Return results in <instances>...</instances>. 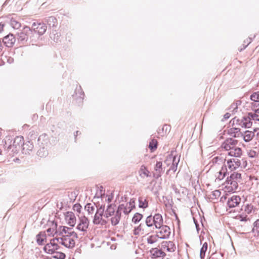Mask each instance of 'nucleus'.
<instances>
[{
  "label": "nucleus",
  "mask_w": 259,
  "mask_h": 259,
  "mask_svg": "<svg viewBox=\"0 0 259 259\" xmlns=\"http://www.w3.org/2000/svg\"><path fill=\"white\" fill-rule=\"evenodd\" d=\"M62 232L64 235L62 238H59L60 243L67 248L74 247L76 240L78 238L77 233L72 228L65 226L63 227Z\"/></svg>",
  "instance_id": "obj_1"
},
{
  "label": "nucleus",
  "mask_w": 259,
  "mask_h": 259,
  "mask_svg": "<svg viewBox=\"0 0 259 259\" xmlns=\"http://www.w3.org/2000/svg\"><path fill=\"white\" fill-rule=\"evenodd\" d=\"M238 141L232 138L226 139L222 144V147L228 151V155L231 157H239L242 155V149L237 147Z\"/></svg>",
  "instance_id": "obj_2"
},
{
  "label": "nucleus",
  "mask_w": 259,
  "mask_h": 259,
  "mask_svg": "<svg viewBox=\"0 0 259 259\" xmlns=\"http://www.w3.org/2000/svg\"><path fill=\"white\" fill-rule=\"evenodd\" d=\"M58 243H60L59 238H55L52 239L50 242L44 246V250L47 253L53 254L59 248Z\"/></svg>",
  "instance_id": "obj_3"
},
{
  "label": "nucleus",
  "mask_w": 259,
  "mask_h": 259,
  "mask_svg": "<svg viewBox=\"0 0 259 259\" xmlns=\"http://www.w3.org/2000/svg\"><path fill=\"white\" fill-rule=\"evenodd\" d=\"M231 122H232L233 125H238L241 127L249 128L252 125V122L251 121V118L250 116L243 117L241 119L233 118Z\"/></svg>",
  "instance_id": "obj_4"
},
{
  "label": "nucleus",
  "mask_w": 259,
  "mask_h": 259,
  "mask_svg": "<svg viewBox=\"0 0 259 259\" xmlns=\"http://www.w3.org/2000/svg\"><path fill=\"white\" fill-rule=\"evenodd\" d=\"M47 28V27L45 23L36 22H34L32 24L30 29L31 30H33L35 33L41 35L46 32Z\"/></svg>",
  "instance_id": "obj_5"
},
{
  "label": "nucleus",
  "mask_w": 259,
  "mask_h": 259,
  "mask_svg": "<svg viewBox=\"0 0 259 259\" xmlns=\"http://www.w3.org/2000/svg\"><path fill=\"white\" fill-rule=\"evenodd\" d=\"M89 225V221L85 216L79 217V222L76 229L80 231L87 232Z\"/></svg>",
  "instance_id": "obj_6"
},
{
  "label": "nucleus",
  "mask_w": 259,
  "mask_h": 259,
  "mask_svg": "<svg viewBox=\"0 0 259 259\" xmlns=\"http://www.w3.org/2000/svg\"><path fill=\"white\" fill-rule=\"evenodd\" d=\"M225 161H227V164H225L226 166H228L231 170H235L240 166V161L237 157L226 158Z\"/></svg>",
  "instance_id": "obj_7"
},
{
  "label": "nucleus",
  "mask_w": 259,
  "mask_h": 259,
  "mask_svg": "<svg viewBox=\"0 0 259 259\" xmlns=\"http://www.w3.org/2000/svg\"><path fill=\"white\" fill-rule=\"evenodd\" d=\"M159 230L157 232V234L159 238L165 239L169 237L170 234V228L166 225L162 226L158 228Z\"/></svg>",
  "instance_id": "obj_8"
},
{
  "label": "nucleus",
  "mask_w": 259,
  "mask_h": 259,
  "mask_svg": "<svg viewBox=\"0 0 259 259\" xmlns=\"http://www.w3.org/2000/svg\"><path fill=\"white\" fill-rule=\"evenodd\" d=\"M64 219L66 223L71 227H74L76 224V217L72 211H67L64 213Z\"/></svg>",
  "instance_id": "obj_9"
},
{
  "label": "nucleus",
  "mask_w": 259,
  "mask_h": 259,
  "mask_svg": "<svg viewBox=\"0 0 259 259\" xmlns=\"http://www.w3.org/2000/svg\"><path fill=\"white\" fill-rule=\"evenodd\" d=\"M104 211V208L101 206L99 208L95 214L93 223L95 224H103L104 222L103 219V214Z\"/></svg>",
  "instance_id": "obj_10"
},
{
  "label": "nucleus",
  "mask_w": 259,
  "mask_h": 259,
  "mask_svg": "<svg viewBox=\"0 0 259 259\" xmlns=\"http://www.w3.org/2000/svg\"><path fill=\"white\" fill-rule=\"evenodd\" d=\"M31 33V29L28 27H25L18 34V40L21 42L26 41Z\"/></svg>",
  "instance_id": "obj_11"
},
{
  "label": "nucleus",
  "mask_w": 259,
  "mask_h": 259,
  "mask_svg": "<svg viewBox=\"0 0 259 259\" xmlns=\"http://www.w3.org/2000/svg\"><path fill=\"white\" fill-rule=\"evenodd\" d=\"M16 41V38L15 36L12 34L9 33L3 38V42L4 45L9 48H12L14 45Z\"/></svg>",
  "instance_id": "obj_12"
},
{
  "label": "nucleus",
  "mask_w": 259,
  "mask_h": 259,
  "mask_svg": "<svg viewBox=\"0 0 259 259\" xmlns=\"http://www.w3.org/2000/svg\"><path fill=\"white\" fill-rule=\"evenodd\" d=\"M164 172L162 168V163L161 161H157L154 167L153 171V177L155 179H158L161 177L162 174Z\"/></svg>",
  "instance_id": "obj_13"
},
{
  "label": "nucleus",
  "mask_w": 259,
  "mask_h": 259,
  "mask_svg": "<svg viewBox=\"0 0 259 259\" xmlns=\"http://www.w3.org/2000/svg\"><path fill=\"white\" fill-rule=\"evenodd\" d=\"M240 201L241 198L239 196L233 195L228 199L227 204L230 208L235 207L239 205Z\"/></svg>",
  "instance_id": "obj_14"
},
{
  "label": "nucleus",
  "mask_w": 259,
  "mask_h": 259,
  "mask_svg": "<svg viewBox=\"0 0 259 259\" xmlns=\"http://www.w3.org/2000/svg\"><path fill=\"white\" fill-rule=\"evenodd\" d=\"M162 248L165 251L171 252L175 250L176 246L172 241H165L162 243Z\"/></svg>",
  "instance_id": "obj_15"
},
{
  "label": "nucleus",
  "mask_w": 259,
  "mask_h": 259,
  "mask_svg": "<svg viewBox=\"0 0 259 259\" xmlns=\"http://www.w3.org/2000/svg\"><path fill=\"white\" fill-rule=\"evenodd\" d=\"M24 142V140L22 136H17L15 138L13 145L11 146L14 147L17 150L23 145Z\"/></svg>",
  "instance_id": "obj_16"
},
{
  "label": "nucleus",
  "mask_w": 259,
  "mask_h": 259,
  "mask_svg": "<svg viewBox=\"0 0 259 259\" xmlns=\"http://www.w3.org/2000/svg\"><path fill=\"white\" fill-rule=\"evenodd\" d=\"M234 126V127L230 128L228 130V134L234 137H239L240 136H242L241 133L240 132V128L239 127H236V125Z\"/></svg>",
  "instance_id": "obj_17"
},
{
  "label": "nucleus",
  "mask_w": 259,
  "mask_h": 259,
  "mask_svg": "<svg viewBox=\"0 0 259 259\" xmlns=\"http://www.w3.org/2000/svg\"><path fill=\"white\" fill-rule=\"evenodd\" d=\"M227 174V169L226 167H222L221 169L215 173V181H220L224 179Z\"/></svg>",
  "instance_id": "obj_18"
},
{
  "label": "nucleus",
  "mask_w": 259,
  "mask_h": 259,
  "mask_svg": "<svg viewBox=\"0 0 259 259\" xmlns=\"http://www.w3.org/2000/svg\"><path fill=\"white\" fill-rule=\"evenodd\" d=\"M154 225L156 228H159L162 226L163 218L161 214L159 213L155 214L154 216Z\"/></svg>",
  "instance_id": "obj_19"
},
{
  "label": "nucleus",
  "mask_w": 259,
  "mask_h": 259,
  "mask_svg": "<svg viewBox=\"0 0 259 259\" xmlns=\"http://www.w3.org/2000/svg\"><path fill=\"white\" fill-rule=\"evenodd\" d=\"M139 174L141 178H147L150 176V172L148 169L147 167L144 165H142L139 170Z\"/></svg>",
  "instance_id": "obj_20"
},
{
  "label": "nucleus",
  "mask_w": 259,
  "mask_h": 259,
  "mask_svg": "<svg viewBox=\"0 0 259 259\" xmlns=\"http://www.w3.org/2000/svg\"><path fill=\"white\" fill-rule=\"evenodd\" d=\"M116 206L114 205H110L107 207L105 213L104 214V216L106 218H108L110 217H112L114 215L116 212Z\"/></svg>",
  "instance_id": "obj_21"
},
{
  "label": "nucleus",
  "mask_w": 259,
  "mask_h": 259,
  "mask_svg": "<svg viewBox=\"0 0 259 259\" xmlns=\"http://www.w3.org/2000/svg\"><path fill=\"white\" fill-rule=\"evenodd\" d=\"M171 130V126L169 124H164L161 130L158 131V134L161 136L167 135Z\"/></svg>",
  "instance_id": "obj_22"
},
{
  "label": "nucleus",
  "mask_w": 259,
  "mask_h": 259,
  "mask_svg": "<svg viewBox=\"0 0 259 259\" xmlns=\"http://www.w3.org/2000/svg\"><path fill=\"white\" fill-rule=\"evenodd\" d=\"M36 241L39 245L43 244L46 241V235L45 232H41L37 235Z\"/></svg>",
  "instance_id": "obj_23"
},
{
  "label": "nucleus",
  "mask_w": 259,
  "mask_h": 259,
  "mask_svg": "<svg viewBox=\"0 0 259 259\" xmlns=\"http://www.w3.org/2000/svg\"><path fill=\"white\" fill-rule=\"evenodd\" d=\"M145 227L140 224L138 227L136 228L134 230V234L136 236H139L140 235H143L146 234L145 232Z\"/></svg>",
  "instance_id": "obj_24"
},
{
  "label": "nucleus",
  "mask_w": 259,
  "mask_h": 259,
  "mask_svg": "<svg viewBox=\"0 0 259 259\" xmlns=\"http://www.w3.org/2000/svg\"><path fill=\"white\" fill-rule=\"evenodd\" d=\"M243 139L245 142L250 141L254 136V132L246 131L243 135Z\"/></svg>",
  "instance_id": "obj_25"
},
{
  "label": "nucleus",
  "mask_w": 259,
  "mask_h": 259,
  "mask_svg": "<svg viewBox=\"0 0 259 259\" xmlns=\"http://www.w3.org/2000/svg\"><path fill=\"white\" fill-rule=\"evenodd\" d=\"M57 225L56 224L51 223V227L47 230L48 236H53L57 233Z\"/></svg>",
  "instance_id": "obj_26"
},
{
  "label": "nucleus",
  "mask_w": 259,
  "mask_h": 259,
  "mask_svg": "<svg viewBox=\"0 0 259 259\" xmlns=\"http://www.w3.org/2000/svg\"><path fill=\"white\" fill-rule=\"evenodd\" d=\"M121 213L118 210L116 211L115 214L111 217V221L113 225H117L120 220Z\"/></svg>",
  "instance_id": "obj_27"
},
{
  "label": "nucleus",
  "mask_w": 259,
  "mask_h": 259,
  "mask_svg": "<svg viewBox=\"0 0 259 259\" xmlns=\"http://www.w3.org/2000/svg\"><path fill=\"white\" fill-rule=\"evenodd\" d=\"M208 248V244L207 242L203 244L202 246L200 249V256L201 259H204L205 256V253Z\"/></svg>",
  "instance_id": "obj_28"
},
{
  "label": "nucleus",
  "mask_w": 259,
  "mask_h": 259,
  "mask_svg": "<svg viewBox=\"0 0 259 259\" xmlns=\"http://www.w3.org/2000/svg\"><path fill=\"white\" fill-rule=\"evenodd\" d=\"M10 25L15 29H18L21 27V23L15 18H12L10 21Z\"/></svg>",
  "instance_id": "obj_29"
},
{
  "label": "nucleus",
  "mask_w": 259,
  "mask_h": 259,
  "mask_svg": "<svg viewBox=\"0 0 259 259\" xmlns=\"http://www.w3.org/2000/svg\"><path fill=\"white\" fill-rule=\"evenodd\" d=\"M151 252L155 257H160L164 256L165 254L163 251L157 248L152 249Z\"/></svg>",
  "instance_id": "obj_30"
},
{
  "label": "nucleus",
  "mask_w": 259,
  "mask_h": 259,
  "mask_svg": "<svg viewBox=\"0 0 259 259\" xmlns=\"http://www.w3.org/2000/svg\"><path fill=\"white\" fill-rule=\"evenodd\" d=\"M139 206L141 208H146L148 206V201L143 197H140L139 199Z\"/></svg>",
  "instance_id": "obj_31"
},
{
  "label": "nucleus",
  "mask_w": 259,
  "mask_h": 259,
  "mask_svg": "<svg viewBox=\"0 0 259 259\" xmlns=\"http://www.w3.org/2000/svg\"><path fill=\"white\" fill-rule=\"evenodd\" d=\"M227 184L230 185L231 186L232 188H233L235 189H237L238 187V183L235 180H232L231 179H229V178H227V180L225 183Z\"/></svg>",
  "instance_id": "obj_32"
},
{
  "label": "nucleus",
  "mask_w": 259,
  "mask_h": 259,
  "mask_svg": "<svg viewBox=\"0 0 259 259\" xmlns=\"http://www.w3.org/2000/svg\"><path fill=\"white\" fill-rule=\"evenodd\" d=\"M2 61L4 64H12L13 63L14 59L12 57L8 56H3Z\"/></svg>",
  "instance_id": "obj_33"
},
{
  "label": "nucleus",
  "mask_w": 259,
  "mask_h": 259,
  "mask_svg": "<svg viewBox=\"0 0 259 259\" xmlns=\"http://www.w3.org/2000/svg\"><path fill=\"white\" fill-rule=\"evenodd\" d=\"M85 209L88 212L89 214H92L95 210V208L94 205H93L91 203H88L85 206Z\"/></svg>",
  "instance_id": "obj_34"
},
{
  "label": "nucleus",
  "mask_w": 259,
  "mask_h": 259,
  "mask_svg": "<svg viewBox=\"0 0 259 259\" xmlns=\"http://www.w3.org/2000/svg\"><path fill=\"white\" fill-rule=\"evenodd\" d=\"M241 178V175L240 174L236 172H234L231 175L229 179H231L232 180H235L237 181L238 180H240Z\"/></svg>",
  "instance_id": "obj_35"
},
{
  "label": "nucleus",
  "mask_w": 259,
  "mask_h": 259,
  "mask_svg": "<svg viewBox=\"0 0 259 259\" xmlns=\"http://www.w3.org/2000/svg\"><path fill=\"white\" fill-rule=\"evenodd\" d=\"M54 255L53 256V258L56 259H65V254L62 252H57L56 251L54 253Z\"/></svg>",
  "instance_id": "obj_36"
},
{
  "label": "nucleus",
  "mask_w": 259,
  "mask_h": 259,
  "mask_svg": "<svg viewBox=\"0 0 259 259\" xmlns=\"http://www.w3.org/2000/svg\"><path fill=\"white\" fill-rule=\"evenodd\" d=\"M158 238L159 237L157 234L151 235L148 238L147 241L149 243L152 244L157 241Z\"/></svg>",
  "instance_id": "obj_37"
},
{
  "label": "nucleus",
  "mask_w": 259,
  "mask_h": 259,
  "mask_svg": "<svg viewBox=\"0 0 259 259\" xmlns=\"http://www.w3.org/2000/svg\"><path fill=\"white\" fill-rule=\"evenodd\" d=\"M209 259H223V255L220 252H214L210 255Z\"/></svg>",
  "instance_id": "obj_38"
},
{
  "label": "nucleus",
  "mask_w": 259,
  "mask_h": 259,
  "mask_svg": "<svg viewBox=\"0 0 259 259\" xmlns=\"http://www.w3.org/2000/svg\"><path fill=\"white\" fill-rule=\"evenodd\" d=\"M253 210V206L251 204H247L244 206V210L247 213H250Z\"/></svg>",
  "instance_id": "obj_39"
},
{
  "label": "nucleus",
  "mask_w": 259,
  "mask_h": 259,
  "mask_svg": "<svg viewBox=\"0 0 259 259\" xmlns=\"http://www.w3.org/2000/svg\"><path fill=\"white\" fill-rule=\"evenodd\" d=\"M142 217L143 216L141 214L137 213L134 215L132 219V222L135 223H137L142 219Z\"/></svg>",
  "instance_id": "obj_40"
},
{
  "label": "nucleus",
  "mask_w": 259,
  "mask_h": 259,
  "mask_svg": "<svg viewBox=\"0 0 259 259\" xmlns=\"http://www.w3.org/2000/svg\"><path fill=\"white\" fill-rule=\"evenodd\" d=\"M146 224L148 227H151L154 224V217L149 216L146 218Z\"/></svg>",
  "instance_id": "obj_41"
},
{
  "label": "nucleus",
  "mask_w": 259,
  "mask_h": 259,
  "mask_svg": "<svg viewBox=\"0 0 259 259\" xmlns=\"http://www.w3.org/2000/svg\"><path fill=\"white\" fill-rule=\"evenodd\" d=\"M250 99L254 101V102H259V92H255L253 93L250 96Z\"/></svg>",
  "instance_id": "obj_42"
},
{
  "label": "nucleus",
  "mask_w": 259,
  "mask_h": 259,
  "mask_svg": "<svg viewBox=\"0 0 259 259\" xmlns=\"http://www.w3.org/2000/svg\"><path fill=\"white\" fill-rule=\"evenodd\" d=\"M157 141L155 139H153L150 142L149 147L152 151H153L157 148Z\"/></svg>",
  "instance_id": "obj_43"
},
{
  "label": "nucleus",
  "mask_w": 259,
  "mask_h": 259,
  "mask_svg": "<svg viewBox=\"0 0 259 259\" xmlns=\"http://www.w3.org/2000/svg\"><path fill=\"white\" fill-rule=\"evenodd\" d=\"M224 190L227 192H232L236 190V189H234L230 186V185L227 184L225 183V187L224 188Z\"/></svg>",
  "instance_id": "obj_44"
},
{
  "label": "nucleus",
  "mask_w": 259,
  "mask_h": 259,
  "mask_svg": "<svg viewBox=\"0 0 259 259\" xmlns=\"http://www.w3.org/2000/svg\"><path fill=\"white\" fill-rule=\"evenodd\" d=\"M252 108L255 112L259 113V102L253 103Z\"/></svg>",
  "instance_id": "obj_45"
},
{
  "label": "nucleus",
  "mask_w": 259,
  "mask_h": 259,
  "mask_svg": "<svg viewBox=\"0 0 259 259\" xmlns=\"http://www.w3.org/2000/svg\"><path fill=\"white\" fill-rule=\"evenodd\" d=\"M73 209L74 211L80 213L81 212V206L79 203H76L73 205Z\"/></svg>",
  "instance_id": "obj_46"
},
{
  "label": "nucleus",
  "mask_w": 259,
  "mask_h": 259,
  "mask_svg": "<svg viewBox=\"0 0 259 259\" xmlns=\"http://www.w3.org/2000/svg\"><path fill=\"white\" fill-rule=\"evenodd\" d=\"M250 117L251 118V120H253L254 121H259V115L256 113H251L249 114Z\"/></svg>",
  "instance_id": "obj_47"
},
{
  "label": "nucleus",
  "mask_w": 259,
  "mask_h": 259,
  "mask_svg": "<svg viewBox=\"0 0 259 259\" xmlns=\"http://www.w3.org/2000/svg\"><path fill=\"white\" fill-rule=\"evenodd\" d=\"M248 155L249 156V157L253 158L257 156V153L254 150H250L248 152Z\"/></svg>",
  "instance_id": "obj_48"
},
{
  "label": "nucleus",
  "mask_w": 259,
  "mask_h": 259,
  "mask_svg": "<svg viewBox=\"0 0 259 259\" xmlns=\"http://www.w3.org/2000/svg\"><path fill=\"white\" fill-rule=\"evenodd\" d=\"M127 206L131 211L135 207V202L134 201H132V200L130 201L129 203L126 204Z\"/></svg>",
  "instance_id": "obj_49"
},
{
  "label": "nucleus",
  "mask_w": 259,
  "mask_h": 259,
  "mask_svg": "<svg viewBox=\"0 0 259 259\" xmlns=\"http://www.w3.org/2000/svg\"><path fill=\"white\" fill-rule=\"evenodd\" d=\"M175 156H174L172 153L169 154L167 157V158L165 160V162H167V161H174L175 160Z\"/></svg>",
  "instance_id": "obj_50"
},
{
  "label": "nucleus",
  "mask_w": 259,
  "mask_h": 259,
  "mask_svg": "<svg viewBox=\"0 0 259 259\" xmlns=\"http://www.w3.org/2000/svg\"><path fill=\"white\" fill-rule=\"evenodd\" d=\"M5 24L4 23H0V33L4 32L5 29Z\"/></svg>",
  "instance_id": "obj_51"
},
{
  "label": "nucleus",
  "mask_w": 259,
  "mask_h": 259,
  "mask_svg": "<svg viewBox=\"0 0 259 259\" xmlns=\"http://www.w3.org/2000/svg\"><path fill=\"white\" fill-rule=\"evenodd\" d=\"M131 211L130 210V209L128 208V207L127 206V205L126 204V206H125L124 208V210H123V212L125 214H128Z\"/></svg>",
  "instance_id": "obj_52"
},
{
  "label": "nucleus",
  "mask_w": 259,
  "mask_h": 259,
  "mask_svg": "<svg viewBox=\"0 0 259 259\" xmlns=\"http://www.w3.org/2000/svg\"><path fill=\"white\" fill-rule=\"evenodd\" d=\"M230 115H231L230 113H226L224 116V119H225V120L228 119L230 117Z\"/></svg>",
  "instance_id": "obj_53"
},
{
  "label": "nucleus",
  "mask_w": 259,
  "mask_h": 259,
  "mask_svg": "<svg viewBox=\"0 0 259 259\" xmlns=\"http://www.w3.org/2000/svg\"><path fill=\"white\" fill-rule=\"evenodd\" d=\"M78 93L80 95V98L82 99L83 98L81 97V96L83 95V93L80 89H78Z\"/></svg>",
  "instance_id": "obj_54"
},
{
  "label": "nucleus",
  "mask_w": 259,
  "mask_h": 259,
  "mask_svg": "<svg viewBox=\"0 0 259 259\" xmlns=\"http://www.w3.org/2000/svg\"><path fill=\"white\" fill-rule=\"evenodd\" d=\"M255 226L259 225V220H257L255 222Z\"/></svg>",
  "instance_id": "obj_55"
},
{
  "label": "nucleus",
  "mask_w": 259,
  "mask_h": 259,
  "mask_svg": "<svg viewBox=\"0 0 259 259\" xmlns=\"http://www.w3.org/2000/svg\"><path fill=\"white\" fill-rule=\"evenodd\" d=\"M53 256L52 257H47L46 258H45V259H53Z\"/></svg>",
  "instance_id": "obj_56"
}]
</instances>
